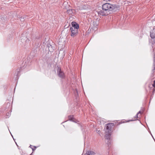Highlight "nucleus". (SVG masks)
Segmentation results:
<instances>
[{
  "instance_id": "obj_20",
  "label": "nucleus",
  "mask_w": 155,
  "mask_h": 155,
  "mask_svg": "<svg viewBox=\"0 0 155 155\" xmlns=\"http://www.w3.org/2000/svg\"><path fill=\"white\" fill-rule=\"evenodd\" d=\"M32 146L31 145H30V147L32 148Z\"/></svg>"
},
{
  "instance_id": "obj_17",
  "label": "nucleus",
  "mask_w": 155,
  "mask_h": 155,
  "mask_svg": "<svg viewBox=\"0 0 155 155\" xmlns=\"http://www.w3.org/2000/svg\"><path fill=\"white\" fill-rule=\"evenodd\" d=\"M33 147H34V148H32V150L33 151H34V150H35L36 149V147L35 146H34Z\"/></svg>"
},
{
  "instance_id": "obj_18",
  "label": "nucleus",
  "mask_w": 155,
  "mask_h": 155,
  "mask_svg": "<svg viewBox=\"0 0 155 155\" xmlns=\"http://www.w3.org/2000/svg\"><path fill=\"white\" fill-rule=\"evenodd\" d=\"M20 20L21 21H24V18H22V17H21L20 18Z\"/></svg>"
},
{
  "instance_id": "obj_4",
  "label": "nucleus",
  "mask_w": 155,
  "mask_h": 155,
  "mask_svg": "<svg viewBox=\"0 0 155 155\" xmlns=\"http://www.w3.org/2000/svg\"><path fill=\"white\" fill-rule=\"evenodd\" d=\"M113 126V124L110 123L107 124L106 126V129L105 130V132L107 131V132L111 133L112 127Z\"/></svg>"
},
{
  "instance_id": "obj_6",
  "label": "nucleus",
  "mask_w": 155,
  "mask_h": 155,
  "mask_svg": "<svg viewBox=\"0 0 155 155\" xmlns=\"http://www.w3.org/2000/svg\"><path fill=\"white\" fill-rule=\"evenodd\" d=\"M58 74L61 78H63L64 77V73L59 68L58 69Z\"/></svg>"
},
{
  "instance_id": "obj_11",
  "label": "nucleus",
  "mask_w": 155,
  "mask_h": 155,
  "mask_svg": "<svg viewBox=\"0 0 155 155\" xmlns=\"http://www.w3.org/2000/svg\"><path fill=\"white\" fill-rule=\"evenodd\" d=\"M67 12L69 15H71L74 12V10L72 9H69L67 10Z\"/></svg>"
},
{
  "instance_id": "obj_1",
  "label": "nucleus",
  "mask_w": 155,
  "mask_h": 155,
  "mask_svg": "<svg viewBox=\"0 0 155 155\" xmlns=\"http://www.w3.org/2000/svg\"><path fill=\"white\" fill-rule=\"evenodd\" d=\"M102 7L103 9L105 10L109 14L113 11H116L118 8L117 5L114 4H111L108 3L103 4Z\"/></svg>"
},
{
  "instance_id": "obj_14",
  "label": "nucleus",
  "mask_w": 155,
  "mask_h": 155,
  "mask_svg": "<svg viewBox=\"0 0 155 155\" xmlns=\"http://www.w3.org/2000/svg\"><path fill=\"white\" fill-rule=\"evenodd\" d=\"M153 86L155 88V89L153 91V93L155 91V80L153 81Z\"/></svg>"
},
{
  "instance_id": "obj_9",
  "label": "nucleus",
  "mask_w": 155,
  "mask_h": 155,
  "mask_svg": "<svg viewBox=\"0 0 155 155\" xmlns=\"http://www.w3.org/2000/svg\"><path fill=\"white\" fill-rule=\"evenodd\" d=\"M153 31H154V32L153 31H150V36L152 38H155V33L154 32V31H155V29L153 28Z\"/></svg>"
},
{
  "instance_id": "obj_19",
  "label": "nucleus",
  "mask_w": 155,
  "mask_h": 155,
  "mask_svg": "<svg viewBox=\"0 0 155 155\" xmlns=\"http://www.w3.org/2000/svg\"><path fill=\"white\" fill-rule=\"evenodd\" d=\"M9 114H10L9 113H7L6 115L7 116H8V117L7 116V117H7V118L8 117H9Z\"/></svg>"
},
{
  "instance_id": "obj_10",
  "label": "nucleus",
  "mask_w": 155,
  "mask_h": 155,
  "mask_svg": "<svg viewBox=\"0 0 155 155\" xmlns=\"http://www.w3.org/2000/svg\"><path fill=\"white\" fill-rule=\"evenodd\" d=\"M95 153L91 151H88L86 152V153L84 155H94Z\"/></svg>"
},
{
  "instance_id": "obj_3",
  "label": "nucleus",
  "mask_w": 155,
  "mask_h": 155,
  "mask_svg": "<svg viewBox=\"0 0 155 155\" xmlns=\"http://www.w3.org/2000/svg\"><path fill=\"white\" fill-rule=\"evenodd\" d=\"M71 34V36L72 37H74L76 36L78 33V30L74 29H73L72 28H70Z\"/></svg>"
},
{
  "instance_id": "obj_22",
  "label": "nucleus",
  "mask_w": 155,
  "mask_h": 155,
  "mask_svg": "<svg viewBox=\"0 0 155 155\" xmlns=\"http://www.w3.org/2000/svg\"><path fill=\"white\" fill-rule=\"evenodd\" d=\"M151 134V135H152V136L153 137V135H152V134Z\"/></svg>"
},
{
  "instance_id": "obj_16",
  "label": "nucleus",
  "mask_w": 155,
  "mask_h": 155,
  "mask_svg": "<svg viewBox=\"0 0 155 155\" xmlns=\"http://www.w3.org/2000/svg\"><path fill=\"white\" fill-rule=\"evenodd\" d=\"M69 119L71 120H73V117L72 116H70L69 117Z\"/></svg>"
},
{
  "instance_id": "obj_13",
  "label": "nucleus",
  "mask_w": 155,
  "mask_h": 155,
  "mask_svg": "<svg viewBox=\"0 0 155 155\" xmlns=\"http://www.w3.org/2000/svg\"><path fill=\"white\" fill-rule=\"evenodd\" d=\"M48 49L49 51H52L53 50L51 45H49L48 46Z\"/></svg>"
},
{
  "instance_id": "obj_21",
  "label": "nucleus",
  "mask_w": 155,
  "mask_h": 155,
  "mask_svg": "<svg viewBox=\"0 0 155 155\" xmlns=\"http://www.w3.org/2000/svg\"><path fill=\"white\" fill-rule=\"evenodd\" d=\"M133 120H130V121H133Z\"/></svg>"
},
{
  "instance_id": "obj_5",
  "label": "nucleus",
  "mask_w": 155,
  "mask_h": 155,
  "mask_svg": "<svg viewBox=\"0 0 155 155\" xmlns=\"http://www.w3.org/2000/svg\"><path fill=\"white\" fill-rule=\"evenodd\" d=\"M71 25L72 27L71 28H72L73 29H74L78 30V29L79 26L78 24L75 22H72L71 23Z\"/></svg>"
},
{
  "instance_id": "obj_7",
  "label": "nucleus",
  "mask_w": 155,
  "mask_h": 155,
  "mask_svg": "<svg viewBox=\"0 0 155 155\" xmlns=\"http://www.w3.org/2000/svg\"><path fill=\"white\" fill-rule=\"evenodd\" d=\"M110 132H108L107 131H106V135L105 136V138L108 141V140H110Z\"/></svg>"
},
{
  "instance_id": "obj_2",
  "label": "nucleus",
  "mask_w": 155,
  "mask_h": 155,
  "mask_svg": "<svg viewBox=\"0 0 155 155\" xmlns=\"http://www.w3.org/2000/svg\"><path fill=\"white\" fill-rule=\"evenodd\" d=\"M97 12L98 15H100L105 16L109 14L106 11L103 9V8H102V9L101 10H98Z\"/></svg>"
},
{
  "instance_id": "obj_12",
  "label": "nucleus",
  "mask_w": 155,
  "mask_h": 155,
  "mask_svg": "<svg viewBox=\"0 0 155 155\" xmlns=\"http://www.w3.org/2000/svg\"><path fill=\"white\" fill-rule=\"evenodd\" d=\"M153 51L154 52V58H153V60H154V69L153 70V71H153L155 70V48L154 49Z\"/></svg>"
},
{
  "instance_id": "obj_15",
  "label": "nucleus",
  "mask_w": 155,
  "mask_h": 155,
  "mask_svg": "<svg viewBox=\"0 0 155 155\" xmlns=\"http://www.w3.org/2000/svg\"><path fill=\"white\" fill-rule=\"evenodd\" d=\"M140 113H141V112H140V111H139V112L137 113V115H136V116H135V118H138V115L139 114H140Z\"/></svg>"
},
{
  "instance_id": "obj_8",
  "label": "nucleus",
  "mask_w": 155,
  "mask_h": 155,
  "mask_svg": "<svg viewBox=\"0 0 155 155\" xmlns=\"http://www.w3.org/2000/svg\"><path fill=\"white\" fill-rule=\"evenodd\" d=\"M21 42L23 43L25 42L26 43L28 42L29 40L26 37H24L21 39Z\"/></svg>"
}]
</instances>
